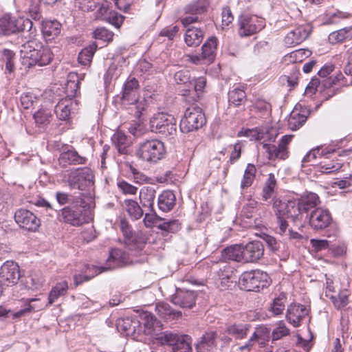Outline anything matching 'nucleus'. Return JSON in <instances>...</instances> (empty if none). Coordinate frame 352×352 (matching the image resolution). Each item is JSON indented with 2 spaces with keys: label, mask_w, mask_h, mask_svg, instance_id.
<instances>
[{
  "label": "nucleus",
  "mask_w": 352,
  "mask_h": 352,
  "mask_svg": "<svg viewBox=\"0 0 352 352\" xmlns=\"http://www.w3.org/2000/svg\"><path fill=\"white\" fill-rule=\"evenodd\" d=\"M320 204L316 193L307 192L298 199L289 200L287 203L280 204V215H287L298 226L308 218V212L313 210Z\"/></svg>",
  "instance_id": "1"
},
{
  "label": "nucleus",
  "mask_w": 352,
  "mask_h": 352,
  "mask_svg": "<svg viewBox=\"0 0 352 352\" xmlns=\"http://www.w3.org/2000/svg\"><path fill=\"white\" fill-rule=\"evenodd\" d=\"M130 263L129 254L120 249H112L104 266L85 265L82 272L85 274H74V281L77 287L84 281H87L95 276L107 270L121 267Z\"/></svg>",
  "instance_id": "2"
},
{
  "label": "nucleus",
  "mask_w": 352,
  "mask_h": 352,
  "mask_svg": "<svg viewBox=\"0 0 352 352\" xmlns=\"http://www.w3.org/2000/svg\"><path fill=\"white\" fill-rule=\"evenodd\" d=\"M21 56L27 67L47 65L51 63L54 53L47 45L36 40L29 41L21 46Z\"/></svg>",
  "instance_id": "3"
},
{
  "label": "nucleus",
  "mask_w": 352,
  "mask_h": 352,
  "mask_svg": "<svg viewBox=\"0 0 352 352\" xmlns=\"http://www.w3.org/2000/svg\"><path fill=\"white\" fill-rule=\"evenodd\" d=\"M174 80L177 85L185 87L183 89L184 100L188 103L197 102L204 91L206 79L204 76L192 78L188 69L179 70L174 74Z\"/></svg>",
  "instance_id": "4"
},
{
  "label": "nucleus",
  "mask_w": 352,
  "mask_h": 352,
  "mask_svg": "<svg viewBox=\"0 0 352 352\" xmlns=\"http://www.w3.org/2000/svg\"><path fill=\"white\" fill-rule=\"evenodd\" d=\"M138 90V81L135 78H129L124 85L122 96V104L129 106L131 113L136 118H140L146 107V100L139 96Z\"/></svg>",
  "instance_id": "5"
},
{
  "label": "nucleus",
  "mask_w": 352,
  "mask_h": 352,
  "mask_svg": "<svg viewBox=\"0 0 352 352\" xmlns=\"http://www.w3.org/2000/svg\"><path fill=\"white\" fill-rule=\"evenodd\" d=\"M136 154L143 161L157 163L165 157L166 149L164 143L157 139L146 140L139 144Z\"/></svg>",
  "instance_id": "6"
},
{
  "label": "nucleus",
  "mask_w": 352,
  "mask_h": 352,
  "mask_svg": "<svg viewBox=\"0 0 352 352\" xmlns=\"http://www.w3.org/2000/svg\"><path fill=\"white\" fill-rule=\"evenodd\" d=\"M150 128L153 132L172 138L177 133V121L172 115L159 112L151 118Z\"/></svg>",
  "instance_id": "7"
},
{
  "label": "nucleus",
  "mask_w": 352,
  "mask_h": 352,
  "mask_svg": "<svg viewBox=\"0 0 352 352\" xmlns=\"http://www.w3.org/2000/svg\"><path fill=\"white\" fill-rule=\"evenodd\" d=\"M33 23L29 19H16L10 14H6L0 18V34L10 35L19 32L34 33Z\"/></svg>",
  "instance_id": "8"
},
{
  "label": "nucleus",
  "mask_w": 352,
  "mask_h": 352,
  "mask_svg": "<svg viewBox=\"0 0 352 352\" xmlns=\"http://www.w3.org/2000/svg\"><path fill=\"white\" fill-rule=\"evenodd\" d=\"M206 123L205 115L197 106L187 108L180 121L179 127L183 133H189L201 128Z\"/></svg>",
  "instance_id": "9"
},
{
  "label": "nucleus",
  "mask_w": 352,
  "mask_h": 352,
  "mask_svg": "<svg viewBox=\"0 0 352 352\" xmlns=\"http://www.w3.org/2000/svg\"><path fill=\"white\" fill-rule=\"evenodd\" d=\"M268 285L267 274L259 270L245 272L239 278L241 288L248 292H259Z\"/></svg>",
  "instance_id": "10"
},
{
  "label": "nucleus",
  "mask_w": 352,
  "mask_h": 352,
  "mask_svg": "<svg viewBox=\"0 0 352 352\" xmlns=\"http://www.w3.org/2000/svg\"><path fill=\"white\" fill-rule=\"evenodd\" d=\"M238 26L239 35L248 37L261 31L265 26V21L257 15L242 14L238 18Z\"/></svg>",
  "instance_id": "11"
},
{
  "label": "nucleus",
  "mask_w": 352,
  "mask_h": 352,
  "mask_svg": "<svg viewBox=\"0 0 352 352\" xmlns=\"http://www.w3.org/2000/svg\"><path fill=\"white\" fill-rule=\"evenodd\" d=\"M94 174L89 168H80L71 170L65 175L70 189L84 190L87 187L94 184Z\"/></svg>",
  "instance_id": "12"
},
{
  "label": "nucleus",
  "mask_w": 352,
  "mask_h": 352,
  "mask_svg": "<svg viewBox=\"0 0 352 352\" xmlns=\"http://www.w3.org/2000/svg\"><path fill=\"white\" fill-rule=\"evenodd\" d=\"M191 341V338L188 335H178L168 331L158 337V342L172 346L173 352H190L192 349Z\"/></svg>",
  "instance_id": "13"
},
{
  "label": "nucleus",
  "mask_w": 352,
  "mask_h": 352,
  "mask_svg": "<svg viewBox=\"0 0 352 352\" xmlns=\"http://www.w3.org/2000/svg\"><path fill=\"white\" fill-rule=\"evenodd\" d=\"M209 3L208 0H195L187 4L184 10V15L180 21L184 26L199 21V15L207 11Z\"/></svg>",
  "instance_id": "14"
},
{
  "label": "nucleus",
  "mask_w": 352,
  "mask_h": 352,
  "mask_svg": "<svg viewBox=\"0 0 352 352\" xmlns=\"http://www.w3.org/2000/svg\"><path fill=\"white\" fill-rule=\"evenodd\" d=\"M270 337V330L265 326H258L255 328L252 336L245 344L241 346L239 349L241 351L245 350L250 351L255 348L256 344L259 347H264L268 342Z\"/></svg>",
  "instance_id": "15"
},
{
  "label": "nucleus",
  "mask_w": 352,
  "mask_h": 352,
  "mask_svg": "<svg viewBox=\"0 0 352 352\" xmlns=\"http://www.w3.org/2000/svg\"><path fill=\"white\" fill-rule=\"evenodd\" d=\"M14 219L21 227L30 232H36L41 225L40 219L31 211L19 209L15 212Z\"/></svg>",
  "instance_id": "16"
},
{
  "label": "nucleus",
  "mask_w": 352,
  "mask_h": 352,
  "mask_svg": "<svg viewBox=\"0 0 352 352\" xmlns=\"http://www.w3.org/2000/svg\"><path fill=\"white\" fill-rule=\"evenodd\" d=\"M309 224L314 230H322L327 228L332 221L330 212L322 208L313 210L308 215Z\"/></svg>",
  "instance_id": "17"
},
{
  "label": "nucleus",
  "mask_w": 352,
  "mask_h": 352,
  "mask_svg": "<svg viewBox=\"0 0 352 352\" xmlns=\"http://www.w3.org/2000/svg\"><path fill=\"white\" fill-rule=\"evenodd\" d=\"M252 325L248 323H234L226 326L224 335L221 340L225 342H230L232 339L243 340L250 333Z\"/></svg>",
  "instance_id": "18"
},
{
  "label": "nucleus",
  "mask_w": 352,
  "mask_h": 352,
  "mask_svg": "<svg viewBox=\"0 0 352 352\" xmlns=\"http://www.w3.org/2000/svg\"><path fill=\"white\" fill-rule=\"evenodd\" d=\"M292 138L293 135L283 136L278 146L265 144L263 148L267 152L269 159H286L288 156L287 145L292 141Z\"/></svg>",
  "instance_id": "19"
},
{
  "label": "nucleus",
  "mask_w": 352,
  "mask_h": 352,
  "mask_svg": "<svg viewBox=\"0 0 352 352\" xmlns=\"http://www.w3.org/2000/svg\"><path fill=\"white\" fill-rule=\"evenodd\" d=\"M308 314L309 309L305 305L294 302L287 307L286 319L294 327H298Z\"/></svg>",
  "instance_id": "20"
},
{
  "label": "nucleus",
  "mask_w": 352,
  "mask_h": 352,
  "mask_svg": "<svg viewBox=\"0 0 352 352\" xmlns=\"http://www.w3.org/2000/svg\"><path fill=\"white\" fill-rule=\"evenodd\" d=\"M311 27L309 24L300 25L290 31L285 37L284 42L287 47H294L300 44L309 35Z\"/></svg>",
  "instance_id": "21"
},
{
  "label": "nucleus",
  "mask_w": 352,
  "mask_h": 352,
  "mask_svg": "<svg viewBox=\"0 0 352 352\" xmlns=\"http://www.w3.org/2000/svg\"><path fill=\"white\" fill-rule=\"evenodd\" d=\"M140 324L143 325V332L146 335H150L158 341V337L163 332L161 331V324L155 317L149 312H144L140 315Z\"/></svg>",
  "instance_id": "22"
},
{
  "label": "nucleus",
  "mask_w": 352,
  "mask_h": 352,
  "mask_svg": "<svg viewBox=\"0 0 352 352\" xmlns=\"http://www.w3.org/2000/svg\"><path fill=\"white\" fill-rule=\"evenodd\" d=\"M20 276L19 266L16 263L8 261L1 267L0 277L8 285L17 283Z\"/></svg>",
  "instance_id": "23"
},
{
  "label": "nucleus",
  "mask_w": 352,
  "mask_h": 352,
  "mask_svg": "<svg viewBox=\"0 0 352 352\" xmlns=\"http://www.w3.org/2000/svg\"><path fill=\"white\" fill-rule=\"evenodd\" d=\"M197 294L195 292L177 289L172 296V302L182 308L191 309L195 305Z\"/></svg>",
  "instance_id": "24"
},
{
  "label": "nucleus",
  "mask_w": 352,
  "mask_h": 352,
  "mask_svg": "<svg viewBox=\"0 0 352 352\" xmlns=\"http://www.w3.org/2000/svg\"><path fill=\"white\" fill-rule=\"evenodd\" d=\"M244 263H254L262 258L264 246L259 241H254L243 245Z\"/></svg>",
  "instance_id": "25"
},
{
  "label": "nucleus",
  "mask_w": 352,
  "mask_h": 352,
  "mask_svg": "<svg viewBox=\"0 0 352 352\" xmlns=\"http://www.w3.org/2000/svg\"><path fill=\"white\" fill-rule=\"evenodd\" d=\"M60 218V221L63 220L74 226H79L85 222L82 209L75 206H67L63 208Z\"/></svg>",
  "instance_id": "26"
},
{
  "label": "nucleus",
  "mask_w": 352,
  "mask_h": 352,
  "mask_svg": "<svg viewBox=\"0 0 352 352\" xmlns=\"http://www.w3.org/2000/svg\"><path fill=\"white\" fill-rule=\"evenodd\" d=\"M58 161L61 166H66L67 165L85 164L87 159L80 155L76 150L70 149L61 153Z\"/></svg>",
  "instance_id": "27"
},
{
  "label": "nucleus",
  "mask_w": 352,
  "mask_h": 352,
  "mask_svg": "<svg viewBox=\"0 0 352 352\" xmlns=\"http://www.w3.org/2000/svg\"><path fill=\"white\" fill-rule=\"evenodd\" d=\"M222 258L244 263L243 245L235 244L224 248L221 252Z\"/></svg>",
  "instance_id": "28"
},
{
  "label": "nucleus",
  "mask_w": 352,
  "mask_h": 352,
  "mask_svg": "<svg viewBox=\"0 0 352 352\" xmlns=\"http://www.w3.org/2000/svg\"><path fill=\"white\" fill-rule=\"evenodd\" d=\"M219 278L218 285L221 290L230 288L235 282V276L233 270L230 266H224L217 272Z\"/></svg>",
  "instance_id": "29"
},
{
  "label": "nucleus",
  "mask_w": 352,
  "mask_h": 352,
  "mask_svg": "<svg viewBox=\"0 0 352 352\" xmlns=\"http://www.w3.org/2000/svg\"><path fill=\"white\" fill-rule=\"evenodd\" d=\"M155 311L157 315L166 320H173L182 316V312L173 309L168 303L160 302L157 303Z\"/></svg>",
  "instance_id": "30"
},
{
  "label": "nucleus",
  "mask_w": 352,
  "mask_h": 352,
  "mask_svg": "<svg viewBox=\"0 0 352 352\" xmlns=\"http://www.w3.org/2000/svg\"><path fill=\"white\" fill-rule=\"evenodd\" d=\"M217 334L214 331L207 332L202 336L201 340L196 344L197 352H211L215 347Z\"/></svg>",
  "instance_id": "31"
},
{
  "label": "nucleus",
  "mask_w": 352,
  "mask_h": 352,
  "mask_svg": "<svg viewBox=\"0 0 352 352\" xmlns=\"http://www.w3.org/2000/svg\"><path fill=\"white\" fill-rule=\"evenodd\" d=\"M74 102L70 99L61 98L55 106L54 113L60 120H67L69 118Z\"/></svg>",
  "instance_id": "32"
},
{
  "label": "nucleus",
  "mask_w": 352,
  "mask_h": 352,
  "mask_svg": "<svg viewBox=\"0 0 352 352\" xmlns=\"http://www.w3.org/2000/svg\"><path fill=\"white\" fill-rule=\"evenodd\" d=\"M175 195L171 190H164L158 197V207L163 212L170 211L175 205Z\"/></svg>",
  "instance_id": "33"
},
{
  "label": "nucleus",
  "mask_w": 352,
  "mask_h": 352,
  "mask_svg": "<svg viewBox=\"0 0 352 352\" xmlns=\"http://www.w3.org/2000/svg\"><path fill=\"white\" fill-rule=\"evenodd\" d=\"M204 36V32L201 28L192 27L186 30L184 41L187 45L196 47L201 43Z\"/></svg>",
  "instance_id": "34"
},
{
  "label": "nucleus",
  "mask_w": 352,
  "mask_h": 352,
  "mask_svg": "<svg viewBox=\"0 0 352 352\" xmlns=\"http://www.w3.org/2000/svg\"><path fill=\"white\" fill-rule=\"evenodd\" d=\"M246 101V94L241 86H236L228 92L230 106L240 107Z\"/></svg>",
  "instance_id": "35"
},
{
  "label": "nucleus",
  "mask_w": 352,
  "mask_h": 352,
  "mask_svg": "<svg viewBox=\"0 0 352 352\" xmlns=\"http://www.w3.org/2000/svg\"><path fill=\"white\" fill-rule=\"evenodd\" d=\"M217 46V38L214 36L210 37L201 47L204 58L206 62L211 63L215 58Z\"/></svg>",
  "instance_id": "36"
},
{
  "label": "nucleus",
  "mask_w": 352,
  "mask_h": 352,
  "mask_svg": "<svg viewBox=\"0 0 352 352\" xmlns=\"http://www.w3.org/2000/svg\"><path fill=\"white\" fill-rule=\"evenodd\" d=\"M156 191L152 186H144L140 191L139 198L144 207H148L153 210Z\"/></svg>",
  "instance_id": "37"
},
{
  "label": "nucleus",
  "mask_w": 352,
  "mask_h": 352,
  "mask_svg": "<svg viewBox=\"0 0 352 352\" xmlns=\"http://www.w3.org/2000/svg\"><path fill=\"white\" fill-rule=\"evenodd\" d=\"M80 79L77 74L70 73L67 77V81L65 87L66 98L72 100V98L77 94L79 89Z\"/></svg>",
  "instance_id": "38"
},
{
  "label": "nucleus",
  "mask_w": 352,
  "mask_h": 352,
  "mask_svg": "<svg viewBox=\"0 0 352 352\" xmlns=\"http://www.w3.org/2000/svg\"><path fill=\"white\" fill-rule=\"evenodd\" d=\"M112 142L120 154H127L131 144L130 139L122 132L118 131L112 137Z\"/></svg>",
  "instance_id": "39"
},
{
  "label": "nucleus",
  "mask_w": 352,
  "mask_h": 352,
  "mask_svg": "<svg viewBox=\"0 0 352 352\" xmlns=\"http://www.w3.org/2000/svg\"><path fill=\"white\" fill-rule=\"evenodd\" d=\"M287 302V298L285 294H280L274 298L269 307V311L274 316L283 314Z\"/></svg>",
  "instance_id": "40"
},
{
  "label": "nucleus",
  "mask_w": 352,
  "mask_h": 352,
  "mask_svg": "<svg viewBox=\"0 0 352 352\" xmlns=\"http://www.w3.org/2000/svg\"><path fill=\"white\" fill-rule=\"evenodd\" d=\"M276 185L277 183L274 175L270 173L267 180L265 182L261 194L263 201H267L274 197Z\"/></svg>",
  "instance_id": "41"
},
{
  "label": "nucleus",
  "mask_w": 352,
  "mask_h": 352,
  "mask_svg": "<svg viewBox=\"0 0 352 352\" xmlns=\"http://www.w3.org/2000/svg\"><path fill=\"white\" fill-rule=\"evenodd\" d=\"M61 25L57 21H46L43 25L42 32L47 40H50L57 36L60 33Z\"/></svg>",
  "instance_id": "42"
},
{
  "label": "nucleus",
  "mask_w": 352,
  "mask_h": 352,
  "mask_svg": "<svg viewBox=\"0 0 352 352\" xmlns=\"http://www.w3.org/2000/svg\"><path fill=\"white\" fill-rule=\"evenodd\" d=\"M327 155L324 157V160L320 163V171L324 173H331L338 171L342 167V163L339 160L335 161L333 159L330 160L331 156Z\"/></svg>",
  "instance_id": "43"
},
{
  "label": "nucleus",
  "mask_w": 352,
  "mask_h": 352,
  "mask_svg": "<svg viewBox=\"0 0 352 352\" xmlns=\"http://www.w3.org/2000/svg\"><path fill=\"white\" fill-rule=\"evenodd\" d=\"M68 289V283L66 280L58 283L50 292L48 305H52L60 296H65Z\"/></svg>",
  "instance_id": "44"
},
{
  "label": "nucleus",
  "mask_w": 352,
  "mask_h": 352,
  "mask_svg": "<svg viewBox=\"0 0 352 352\" xmlns=\"http://www.w3.org/2000/svg\"><path fill=\"white\" fill-rule=\"evenodd\" d=\"M336 151L330 148H322L321 147H316L314 149L311 150L302 159L303 163H311L315 160L318 156L324 157L327 155H334Z\"/></svg>",
  "instance_id": "45"
},
{
  "label": "nucleus",
  "mask_w": 352,
  "mask_h": 352,
  "mask_svg": "<svg viewBox=\"0 0 352 352\" xmlns=\"http://www.w3.org/2000/svg\"><path fill=\"white\" fill-rule=\"evenodd\" d=\"M352 38V28L346 27L339 30L331 32L329 35V41L331 43L343 42L346 39Z\"/></svg>",
  "instance_id": "46"
},
{
  "label": "nucleus",
  "mask_w": 352,
  "mask_h": 352,
  "mask_svg": "<svg viewBox=\"0 0 352 352\" xmlns=\"http://www.w3.org/2000/svg\"><path fill=\"white\" fill-rule=\"evenodd\" d=\"M125 209L128 214L134 220L140 219L143 215V210L136 201L126 199Z\"/></svg>",
  "instance_id": "47"
},
{
  "label": "nucleus",
  "mask_w": 352,
  "mask_h": 352,
  "mask_svg": "<svg viewBox=\"0 0 352 352\" xmlns=\"http://www.w3.org/2000/svg\"><path fill=\"white\" fill-rule=\"evenodd\" d=\"M256 172V166L252 164H248L241 183V188L244 189L248 188L252 184L255 178Z\"/></svg>",
  "instance_id": "48"
},
{
  "label": "nucleus",
  "mask_w": 352,
  "mask_h": 352,
  "mask_svg": "<svg viewBox=\"0 0 352 352\" xmlns=\"http://www.w3.org/2000/svg\"><path fill=\"white\" fill-rule=\"evenodd\" d=\"M97 46L95 44L89 45L81 50L78 54V61L83 65H87L92 60L96 51Z\"/></svg>",
  "instance_id": "49"
},
{
  "label": "nucleus",
  "mask_w": 352,
  "mask_h": 352,
  "mask_svg": "<svg viewBox=\"0 0 352 352\" xmlns=\"http://www.w3.org/2000/svg\"><path fill=\"white\" fill-rule=\"evenodd\" d=\"M349 292L346 289H343L339 292L337 296H330L334 307L337 309H340L349 303Z\"/></svg>",
  "instance_id": "50"
},
{
  "label": "nucleus",
  "mask_w": 352,
  "mask_h": 352,
  "mask_svg": "<svg viewBox=\"0 0 352 352\" xmlns=\"http://www.w3.org/2000/svg\"><path fill=\"white\" fill-rule=\"evenodd\" d=\"M45 279L39 272L32 273L26 280V285L29 289L32 290L38 289L43 286Z\"/></svg>",
  "instance_id": "51"
},
{
  "label": "nucleus",
  "mask_w": 352,
  "mask_h": 352,
  "mask_svg": "<svg viewBox=\"0 0 352 352\" xmlns=\"http://www.w3.org/2000/svg\"><path fill=\"white\" fill-rule=\"evenodd\" d=\"M307 120V116L293 111L288 120V126L292 131H296L302 126Z\"/></svg>",
  "instance_id": "52"
},
{
  "label": "nucleus",
  "mask_w": 352,
  "mask_h": 352,
  "mask_svg": "<svg viewBox=\"0 0 352 352\" xmlns=\"http://www.w3.org/2000/svg\"><path fill=\"white\" fill-rule=\"evenodd\" d=\"M51 117L50 112L45 109L38 110L34 114L35 122L38 126H44L48 124Z\"/></svg>",
  "instance_id": "53"
},
{
  "label": "nucleus",
  "mask_w": 352,
  "mask_h": 352,
  "mask_svg": "<svg viewBox=\"0 0 352 352\" xmlns=\"http://www.w3.org/2000/svg\"><path fill=\"white\" fill-rule=\"evenodd\" d=\"M290 330L287 327L286 324L283 321H279L277 326L272 332V341L278 340L283 337L288 336Z\"/></svg>",
  "instance_id": "54"
},
{
  "label": "nucleus",
  "mask_w": 352,
  "mask_h": 352,
  "mask_svg": "<svg viewBox=\"0 0 352 352\" xmlns=\"http://www.w3.org/2000/svg\"><path fill=\"white\" fill-rule=\"evenodd\" d=\"M38 300V298H28L25 300V307L20 309L19 311L15 312L13 314V316L14 318H20L23 316H24L25 314L31 312L33 310L37 309H43L42 306H36L35 305H32V303Z\"/></svg>",
  "instance_id": "55"
},
{
  "label": "nucleus",
  "mask_w": 352,
  "mask_h": 352,
  "mask_svg": "<svg viewBox=\"0 0 352 352\" xmlns=\"http://www.w3.org/2000/svg\"><path fill=\"white\" fill-rule=\"evenodd\" d=\"M158 228L166 232H176L180 230L181 224L178 220H170L160 223Z\"/></svg>",
  "instance_id": "56"
},
{
  "label": "nucleus",
  "mask_w": 352,
  "mask_h": 352,
  "mask_svg": "<svg viewBox=\"0 0 352 352\" xmlns=\"http://www.w3.org/2000/svg\"><path fill=\"white\" fill-rule=\"evenodd\" d=\"M94 37L104 41L110 42L113 40L114 34L104 28H97L94 32Z\"/></svg>",
  "instance_id": "57"
},
{
  "label": "nucleus",
  "mask_w": 352,
  "mask_h": 352,
  "mask_svg": "<svg viewBox=\"0 0 352 352\" xmlns=\"http://www.w3.org/2000/svg\"><path fill=\"white\" fill-rule=\"evenodd\" d=\"M124 20V16L116 11H110L106 21L115 26L120 28Z\"/></svg>",
  "instance_id": "58"
},
{
  "label": "nucleus",
  "mask_w": 352,
  "mask_h": 352,
  "mask_svg": "<svg viewBox=\"0 0 352 352\" xmlns=\"http://www.w3.org/2000/svg\"><path fill=\"white\" fill-rule=\"evenodd\" d=\"M3 55L6 61V70L12 73L14 69V54L10 50L5 49L3 51Z\"/></svg>",
  "instance_id": "59"
},
{
  "label": "nucleus",
  "mask_w": 352,
  "mask_h": 352,
  "mask_svg": "<svg viewBox=\"0 0 352 352\" xmlns=\"http://www.w3.org/2000/svg\"><path fill=\"white\" fill-rule=\"evenodd\" d=\"M117 186L119 190L124 195H135L138 191L137 187L124 180L118 182Z\"/></svg>",
  "instance_id": "60"
},
{
  "label": "nucleus",
  "mask_w": 352,
  "mask_h": 352,
  "mask_svg": "<svg viewBox=\"0 0 352 352\" xmlns=\"http://www.w3.org/2000/svg\"><path fill=\"white\" fill-rule=\"evenodd\" d=\"M79 1V8L85 12L95 10L98 6L97 0H78Z\"/></svg>",
  "instance_id": "61"
},
{
  "label": "nucleus",
  "mask_w": 352,
  "mask_h": 352,
  "mask_svg": "<svg viewBox=\"0 0 352 352\" xmlns=\"http://www.w3.org/2000/svg\"><path fill=\"white\" fill-rule=\"evenodd\" d=\"M130 171L133 174V181L136 184H142L144 183H147L150 179L145 174L137 170L132 166H130Z\"/></svg>",
  "instance_id": "62"
},
{
  "label": "nucleus",
  "mask_w": 352,
  "mask_h": 352,
  "mask_svg": "<svg viewBox=\"0 0 352 352\" xmlns=\"http://www.w3.org/2000/svg\"><path fill=\"white\" fill-rule=\"evenodd\" d=\"M36 98L31 93H24L21 96V104L24 109H29L33 106Z\"/></svg>",
  "instance_id": "63"
},
{
  "label": "nucleus",
  "mask_w": 352,
  "mask_h": 352,
  "mask_svg": "<svg viewBox=\"0 0 352 352\" xmlns=\"http://www.w3.org/2000/svg\"><path fill=\"white\" fill-rule=\"evenodd\" d=\"M179 31V28L177 25L168 26L162 29L160 33V36H166L169 40H173Z\"/></svg>",
  "instance_id": "64"
}]
</instances>
